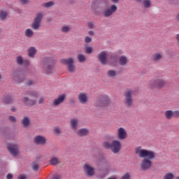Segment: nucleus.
<instances>
[{
	"label": "nucleus",
	"mask_w": 179,
	"mask_h": 179,
	"mask_svg": "<svg viewBox=\"0 0 179 179\" xmlns=\"http://www.w3.org/2000/svg\"><path fill=\"white\" fill-rule=\"evenodd\" d=\"M99 59L103 65H106L107 64V53L101 52L99 55Z\"/></svg>",
	"instance_id": "f3484780"
},
{
	"label": "nucleus",
	"mask_w": 179,
	"mask_h": 179,
	"mask_svg": "<svg viewBox=\"0 0 179 179\" xmlns=\"http://www.w3.org/2000/svg\"><path fill=\"white\" fill-rule=\"evenodd\" d=\"M52 58L51 57H45L43 59V71L44 73L47 75H50L55 72V69L54 68V64H52Z\"/></svg>",
	"instance_id": "7ed1b4c3"
},
{
	"label": "nucleus",
	"mask_w": 179,
	"mask_h": 179,
	"mask_svg": "<svg viewBox=\"0 0 179 179\" xmlns=\"http://www.w3.org/2000/svg\"><path fill=\"white\" fill-rule=\"evenodd\" d=\"M97 2H99V0H96L92 2V4L91 6L92 9H96V6L97 5Z\"/></svg>",
	"instance_id": "a19ab883"
},
{
	"label": "nucleus",
	"mask_w": 179,
	"mask_h": 179,
	"mask_svg": "<svg viewBox=\"0 0 179 179\" xmlns=\"http://www.w3.org/2000/svg\"><path fill=\"white\" fill-rule=\"evenodd\" d=\"M89 134V129L83 128L76 131V134L78 136H86Z\"/></svg>",
	"instance_id": "aec40b11"
},
{
	"label": "nucleus",
	"mask_w": 179,
	"mask_h": 179,
	"mask_svg": "<svg viewBox=\"0 0 179 179\" xmlns=\"http://www.w3.org/2000/svg\"><path fill=\"white\" fill-rule=\"evenodd\" d=\"M86 54H92V52H93V48L90 46L85 48V50Z\"/></svg>",
	"instance_id": "4c0bfd02"
},
{
	"label": "nucleus",
	"mask_w": 179,
	"mask_h": 179,
	"mask_svg": "<svg viewBox=\"0 0 179 179\" xmlns=\"http://www.w3.org/2000/svg\"><path fill=\"white\" fill-rule=\"evenodd\" d=\"M50 163L52 166H57V164H59V163H61V161L58 157H54L50 160Z\"/></svg>",
	"instance_id": "393cba45"
},
{
	"label": "nucleus",
	"mask_w": 179,
	"mask_h": 179,
	"mask_svg": "<svg viewBox=\"0 0 179 179\" xmlns=\"http://www.w3.org/2000/svg\"><path fill=\"white\" fill-rule=\"evenodd\" d=\"M78 121L77 119H71L70 120V124H71V127L72 128V129H73V131H76L77 128H78Z\"/></svg>",
	"instance_id": "4be33fe9"
},
{
	"label": "nucleus",
	"mask_w": 179,
	"mask_h": 179,
	"mask_svg": "<svg viewBox=\"0 0 179 179\" xmlns=\"http://www.w3.org/2000/svg\"><path fill=\"white\" fill-rule=\"evenodd\" d=\"M25 36L28 38H31L34 36V31L30 29H27L24 32Z\"/></svg>",
	"instance_id": "a878e982"
},
{
	"label": "nucleus",
	"mask_w": 179,
	"mask_h": 179,
	"mask_svg": "<svg viewBox=\"0 0 179 179\" xmlns=\"http://www.w3.org/2000/svg\"><path fill=\"white\" fill-rule=\"evenodd\" d=\"M136 155H138L141 159H143L141 162V170H149L152 167V162L156 157V152L146 149H142L139 146L135 149Z\"/></svg>",
	"instance_id": "f257e3e1"
},
{
	"label": "nucleus",
	"mask_w": 179,
	"mask_h": 179,
	"mask_svg": "<svg viewBox=\"0 0 179 179\" xmlns=\"http://www.w3.org/2000/svg\"><path fill=\"white\" fill-rule=\"evenodd\" d=\"M113 3H118L120 2V0H110Z\"/></svg>",
	"instance_id": "603ef678"
},
{
	"label": "nucleus",
	"mask_w": 179,
	"mask_h": 179,
	"mask_svg": "<svg viewBox=\"0 0 179 179\" xmlns=\"http://www.w3.org/2000/svg\"><path fill=\"white\" fill-rule=\"evenodd\" d=\"M151 87H155V89H163L166 86V80L163 78H156L152 80L150 83Z\"/></svg>",
	"instance_id": "39448f33"
},
{
	"label": "nucleus",
	"mask_w": 179,
	"mask_h": 179,
	"mask_svg": "<svg viewBox=\"0 0 179 179\" xmlns=\"http://www.w3.org/2000/svg\"><path fill=\"white\" fill-rule=\"evenodd\" d=\"M78 100L81 104H86L87 103V95L83 92L78 94Z\"/></svg>",
	"instance_id": "a211bd4d"
},
{
	"label": "nucleus",
	"mask_w": 179,
	"mask_h": 179,
	"mask_svg": "<svg viewBox=\"0 0 179 179\" xmlns=\"http://www.w3.org/2000/svg\"><path fill=\"white\" fill-rule=\"evenodd\" d=\"M143 3L145 8H150L152 5V2H150V0H143Z\"/></svg>",
	"instance_id": "2f4dec72"
},
{
	"label": "nucleus",
	"mask_w": 179,
	"mask_h": 179,
	"mask_svg": "<svg viewBox=\"0 0 179 179\" xmlns=\"http://www.w3.org/2000/svg\"><path fill=\"white\" fill-rule=\"evenodd\" d=\"M55 133L56 134V135H59V134H61V130L59 129V128L56 127L55 129Z\"/></svg>",
	"instance_id": "c03bdc74"
},
{
	"label": "nucleus",
	"mask_w": 179,
	"mask_h": 179,
	"mask_svg": "<svg viewBox=\"0 0 179 179\" xmlns=\"http://www.w3.org/2000/svg\"><path fill=\"white\" fill-rule=\"evenodd\" d=\"M131 178V175H129V173H125L122 178L121 179H129Z\"/></svg>",
	"instance_id": "79ce46f5"
},
{
	"label": "nucleus",
	"mask_w": 179,
	"mask_h": 179,
	"mask_svg": "<svg viewBox=\"0 0 179 179\" xmlns=\"http://www.w3.org/2000/svg\"><path fill=\"white\" fill-rule=\"evenodd\" d=\"M11 111H13V112L16 111V108H11Z\"/></svg>",
	"instance_id": "4d7b16f0"
},
{
	"label": "nucleus",
	"mask_w": 179,
	"mask_h": 179,
	"mask_svg": "<svg viewBox=\"0 0 179 179\" xmlns=\"http://www.w3.org/2000/svg\"><path fill=\"white\" fill-rule=\"evenodd\" d=\"M8 12L1 10H0V19L1 20H6V19L8 17Z\"/></svg>",
	"instance_id": "cd10ccee"
},
{
	"label": "nucleus",
	"mask_w": 179,
	"mask_h": 179,
	"mask_svg": "<svg viewBox=\"0 0 179 179\" xmlns=\"http://www.w3.org/2000/svg\"><path fill=\"white\" fill-rule=\"evenodd\" d=\"M127 62H128V59L127 58V57L122 56V57H120L119 64L122 66H124V65H127Z\"/></svg>",
	"instance_id": "5701e85b"
},
{
	"label": "nucleus",
	"mask_w": 179,
	"mask_h": 179,
	"mask_svg": "<svg viewBox=\"0 0 179 179\" xmlns=\"http://www.w3.org/2000/svg\"><path fill=\"white\" fill-rule=\"evenodd\" d=\"M0 79H1V76H0Z\"/></svg>",
	"instance_id": "e2e57ef3"
},
{
	"label": "nucleus",
	"mask_w": 179,
	"mask_h": 179,
	"mask_svg": "<svg viewBox=\"0 0 179 179\" xmlns=\"http://www.w3.org/2000/svg\"><path fill=\"white\" fill-rule=\"evenodd\" d=\"M88 27L90 29H93L94 27V23H93V22H88Z\"/></svg>",
	"instance_id": "a18cd8bd"
},
{
	"label": "nucleus",
	"mask_w": 179,
	"mask_h": 179,
	"mask_svg": "<svg viewBox=\"0 0 179 179\" xmlns=\"http://www.w3.org/2000/svg\"><path fill=\"white\" fill-rule=\"evenodd\" d=\"M118 9V7L115 4H112L109 8H105L103 12L104 17H110L113 16V13H115Z\"/></svg>",
	"instance_id": "1a4fd4ad"
},
{
	"label": "nucleus",
	"mask_w": 179,
	"mask_h": 179,
	"mask_svg": "<svg viewBox=\"0 0 179 179\" xmlns=\"http://www.w3.org/2000/svg\"><path fill=\"white\" fill-rule=\"evenodd\" d=\"M15 80L17 82V83H21V82H23L24 80V75L20 73L17 77L14 78Z\"/></svg>",
	"instance_id": "c85d7f7f"
},
{
	"label": "nucleus",
	"mask_w": 179,
	"mask_h": 179,
	"mask_svg": "<svg viewBox=\"0 0 179 179\" xmlns=\"http://www.w3.org/2000/svg\"><path fill=\"white\" fill-rule=\"evenodd\" d=\"M12 101H13L12 96H6L4 98V103H6V104H9V103H12Z\"/></svg>",
	"instance_id": "f704fd0d"
},
{
	"label": "nucleus",
	"mask_w": 179,
	"mask_h": 179,
	"mask_svg": "<svg viewBox=\"0 0 179 179\" xmlns=\"http://www.w3.org/2000/svg\"><path fill=\"white\" fill-rule=\"evenodd\" d=\"M110 150L115 155L118 153V152L121 150V142H120L118 140H114L113 141H112Z\"/></svg>",
	"instance_id": "f8f14e48"
},
{
	"label": "nucleus",
	"mask_w": 179,
	"mask_h": 179,
	"mask_svg": "<svg viewBox=\"0 0 179 179\" xmlns=\"http://www.w3.org/2000/svg\"><path fill=\"white\" fill-rule=\"evenodd\" d=\"M34 142L36 145H45L47 138L43 136H36L34 137Z\"/></svg>",
	"instance_id": "4468645a"
},
{
	"label": "nucleus",
	"mask_w": 179,
	"mask_h": 179,
	"mask_svg": "<svg viewBox=\"0 0 179 179\" xmlns=\"http://www.w3.org/2000/svg\"><path fill=\"white\" fill-rule=\"evenodd\" d=\"M21 124L23 125V127L24 128H27V127H29V125H30V119L29 118V117L25 116L22 120Z\"/></svg>",
	"instance_id": "412c9836"
},
{
	"label": "nucleus",
	"mask_w": 179,
	"mask_h": 179,
	"mask_svg": "<svg viewBox=\"0 0 179 179\" xmlns=\"http://www.w3.org/2000/svg\"><path fill=\"white\" fill-rule=\"evenodd\" d=\"M20 1L22 5H26L29 2V0H20Z\"/></svg>",
	"instance_id": "49530a36"
},
{
	"label": "nucleus",
	"mask_w": 179,
	"mask_h": 179,
	"mask_svg": "<svg viewBox=\"0 0 179 179\" xmlns=\"http://www.w3.org/2000/svg\"><path fill=\"white\" fill-rule=\"evenodd\" d=\"M133 90H128L124 92V104L127 107H131L134 101L132 100Z\"/></svg>",
	"instance_id": "6e6552de"
},
{
	"label": "nucleus",
	"mask_w": 179,
	"mask_h": 179,
	"mask_svg": "<svg viewBox=\"0 0 179 179\" xmlns=\"http://www.w3.org/2000/svg\"><path fill=\"white\" fill-rule=\"evenodd\" d=\"M54 1H49V2H46V3H43L42 4V6H43V8H51L52 6H54Z\"/></svg>",
	"instance_id": "7c9ffc66"
},
{
	"label": "nucleus",
	"mask_w": 179,
	"mask_h": 179,
	"mask_svg": "<svg viewBox=\"0 0 179 179\" xmlns=\"http://www.w3.org/2000/svg\"><path fill=\"white\" fill-rule=\"evenodd\" d=\"M32 169L34 171H37V170H38V164L37 162H34L32 164Z\"/></svg>",
	"instance_id": "58836bf2"
},
{
	"label": "nucleus",
	"mask_w": 179,
	"mask_h": 179,
	"mask_svg": "<svg viewBox=\"0 0 179 179\" xmlns=\"http://www.w3.org/2000/svg\"><path fill=\"white\" fill-rule=\"evenodd\" d=\"M136 2H138V3H143V0H136Z\"/></svg>",
	"instance_id": "6e6d98bb"
},
{
	"label": "nucleus",
	"mask_w": 179,
	"mask_h": 179,
	"mask_svg": "<svg viewBox=\"0 0 179 179\" xmlns=\"http://www.w3.org/2000/svg\"><path fill=\"white\" fill-rule=\"evenodd\" d=\"M176 179H179V177H177Z\"/></svg>",
	"instance_id": "052dcab7"
},
{
	"label": "nucleus",
	"mask_w": 179,
	"mask_h": 179,
	"mask_svg": "<svg viewBox=\"0 0 179 179\" xmlns=\"http://www.w3.org/2000/svg\"><path fill=\"white\" fill-rule=\"evenodd\" d=\"M7 149L8 152L12 155V156H14V157H16L17 155H19V146L16 144L10 143L7 145Z\"/></svg>",
	"instance_id": "9b49d317"
},
{
	"label": "nucleus",
	"mask_w": 179,
	"mask_h": 179,
	"mask_svg": "<svg viewBox=\"0 0 179 179\" xmlns=\"http://www.w3.org/2000/svg\"><path fill=\"white\" fill-rule=\"evenodd\" d=\"M65 97H66V95L64 94L59 95L57 98L53 100V106H59V104H62L65 101Z\"/></svg>",
	"instance_id": "2eb2a0df"
},
{
	"label": "nucleus",
	"mask_w": 179,
	"mask_h": 179,
	"mask_svg": "<svg viewBox=\"0 0 179 179\" xmlns=\"http://www.w3.org/2000/svg\"><path fill=\"white\" fill-rule=\"evenodd\" d=\"M18 179H26V176L24 175H20Z\"/></svg>",
	"instance_id": "3c124183"
},
{
	"label": "nucleus",
	"mask_w": 179,
	"mask_h": 179,
	"mask_svg": "<svg viewBox=\"0 0 179 179\" xmlns=\"http://www.w3.org/2000/svg\"><path fill=\"white\" fill-rule=\"evenodd\" d=\"M31 83H32L31 81H30L28 83V85H31Z\"/></svg>",
	"instance_id": "bf43d9fd"
},
{
	"label": "nucleus",
	"mask_w": 179,
	"mask_h": 179,
	"mask_svg": "<svg viewBox=\"0 0 179 179\" xmlns=\"http://www.w3.org/2000/svg\"><path fill=\"white\" fill-rule=\"evenodd\" d=\"M36 52H37V50H36V48H34V47H31L28 50L29 57H34V55H36Z\"/></svg>",
	"instance_id": "bb28decb"
},
{
	"label": "nucleus",
	"mask_w": 179,
	"mask_h": 179,
	"mask_svg": "<svg viewBox=\"0 0 179 179\" xmlns=\"http://www.w3.org/2000/svg\"><path fill=\"white\" fill-rule=\"evenodd\" d=\"M51 20H52L51 18L48 19V22H51Z\"/></svg>",
	"instance_id": "13d9d810"
},
{
	"label": "nucleus",
	"mask_w": 179,
	"mask_h": 179,
	"mask_svg": "<svg viewBox=\"0 0 179 179\" xmlns=\"http://www.w3.org/2000/svg\"><path fill=\"white\" fill-rule=\"evenodd\" d=\"M77 58L79 62H85L86 61V57L82 54H79Z\"/></svg>",
	"instance_id": "473e14b6"
},
{
	"label": "nucleus",
	"mask_w": 179,
	"mask_h": 179,
	"mask_svg": "<svg viewBox=\"0 0 179 179\" xmlns=\"http://www.w3.org/2000/svg\"><path fill=\"white\" fill-rule=\"evenodd\" d=\"M165 117H166V120H171V117H173V110H166L165 112Z\"/></svg>",
	"instance_id": "c756f323"
},
{
	"label": "nucleus",
	"mask_w": 179,
	"mask_h": 179,
	"mask_svg": "<svg viewBox=\"0 0 179 179\" xmlns=\"http://www.w3.org/2000/svg\"><path fill=\"white\" fill-rule=\"evenodd\" d=\"M28 96H25L22 99V103L25 104L27 107H33L36 106L37 101V97H38V93L37 92L33 91L27 93Z\"/></svg>",
	"instance_id": "f03ea898"
},
{
	"label": "nucleus",
	"mask_w": 179,
	"mask_h": 179,
	"mask_svg": "<svg viewBox=\"0 0 179 179\" xmlns=\"http://www.w3.org/2000/svg\"><path fill=\"white\" fill-rule=\"evenodd\" d=\"M71 30V27L69 26H63L61 31L62 33H68Z\"/></svg>",
	"instance_id": "72a5a7b5"
},
{
	"label": "nucleus",
	"mask_w": 179,
	"mask_h": 179,
	"mask_svg": "<svg viewBox=\"0 0 179 179\" xmlns=\"http://www.w3.org/2000/svg\"><path fill=\"white\" fill-rule=\"evenodd\" d=\"M9 120L11 122H16V117L15 116H9Z\"/></svg>",
	"instance_id": "37998d69"
},
{
	"label": "nucleus",
	"mask_w": 179,
	"mask_h": 179,
	"mask_svg": "<svg viewBox=\"0 0 179 179\" xmlns=\"http://www.w3.org/2000/svg\"><path fill=\"white\" fill-rule=\"evenodd\" d=\"M103 148H106V149L111 150V144L108 141L103 142Z\"/></svg>",
	"instance_id": "e433bc0d"
},
{
	"label": "nucleus",
	"mask_w": 179,
	"mask_h": 179,
	"mask_svg": "<svg viewBox=\"0 0 179 179\" xmlns=\"http://www.w3.org/2000/svg\"><path fill=\"white\" fill-rule=\"evenodd\" d=\"M163 58V55L159 52L155 53L152 56V61L154 62H157V61H160Z\"/></svg>",
	"instance_id": "6ab92c4d"
},
{
	"label": "nucleus",
	"mask_w": 179,
	"mask_h": 179,
	"mask_svg": "<svg viewBox=\"0 0 179 179\" xmlns=\"http://www.w3.org/2000/svg\"><path fill=\"white\" fill-rule=\"evenodd\" d=\"M0 33H1V29H0Z\"/></svg>",
	"instance_id": "680f3d73"
},
{
	"label": "nucleus",
	"mask_w": 179,
	"mask_h": 179,
	"mask_svg": "<svg viewBox=\"0 0 179 179\" xmlns=\"http://www.w3.org/2000/svg\"><path fill=\"white\" fill-rule=\"evenodd\" d=\"M173 117H179V110H176L173 112Z\"/></svg>",
	"instance_id": "de8ad7c7"
},
{
	"label": "nucleus",
	"mask_w": 179,
	"mask_h": 179,
	"mask_svg": "<svg viewBox=\"0 0 179 179\" xmlns=\"http://www.w3.org/2000/svg\"><path fill=\"white\" fill-rule=\"evenodd\" d=\"M173 178H174V175L171 173H166L164 177V179H173Z\"/></svg>",
	"instance_id": "c9c22d12"
},
{
	"label": "nucleus",
	"mask_w": 179,
	"mask_h": 179,
	"mask_svg": "<svg viewBox=\"0 0 179 179\" xmlns=\"http://www.w3.org/2000/svg\"><path fill=\"white\" fill-rule=\"evenodd\" d=\"M88 34L90 36H94V32H93V31H90Z\"/></svg>",
	"instance_id": "5fc2aeb1"
},
{
	"label": "nucleus",
	"mask_w": 179,
	"mask_h": 179,
	"mask_svg": "<svg viewBox=\"0 0 179 179\" xmlns=\"http://www.w3.org/2000/svg\"><path fill=\"white\" fill-rule=\"evenodd\" d=\"M16 63L20 66L24 65L25 66H29V65H30V62L27 59L24 60L23 57L21 55L17 57Z\"/></svg>",
	"instance_id": "dca6fc26"
},
{
	"label": "nucleus",
	"mask_w": 179,
	"mask_h": 179,
	"mask_svg": "<svg viewBox=\"0 0 179 179\" xmlns=\"http://www.w3.org/2000/svg\"><path fill=\"white\" fill-rule=\"evenodd\" d=\"M43 103H44V98L41 97L38 101V104H43Z\"/></svg>",
	"instance_id": "09e8293b"
},
{
	"label": "nucleus",
	"mask_w": 179,
	"mask_h": 179,
	"mask_svg": "<svg viewBox=\"0 0 179 179\" xmlns=\"http://www.w3.org/2000/svg\"><path fill=\"white\" fill-rule=\"evenodd\" d=\"M117 135L118 139H120V141H124V139H127V138H128L127 131L123 127H120L117 129Z\"/></svg>",
	"instance_id": "ddd939ff"
},
{
	"label": "nucleus",
	"mask_w": 179,
	"mask_h": 179,
	"mask_svg": "<svg viewBox=\"0 0 179 179\" xmlns=\"http://www.w3.org/2000/svg\"><path fill=\"white\" fill-rule=\"evenodd\" d=\"M41 20H43V13H38L35 17L34 22L31 23V29H33V30H38L41 26Z\"/></svg>",
	"instance_id": "423d86ee"
},
{
	"label": "nucleus",
	"mask_w": 179,
	"mask_h": 179,
	"mask_svg": "<svg viewBox=\"0 0 179 179\" xmlns=\"http://www.w3.org/2000/svg\"><path fill=\"white\" fill-rule=\"evenodd\" d=\"M75 59L73 57H70L69 59H63L61 60L62 64H64V65H68V71L71 73L75 72L76 68L75 65H73V62Z\"/></svg>",
	"instance_id": "0eeeda50"
},
{
	"label": "nucleus",
	"mask_w": 179,
	"mask_h": 179,
	"mask_svg": "<svg viewBox=\"0 0 179 179\" xmlns=\"http://www.w3.org/2000/svg\"><path fill=\"white\" fill-rule=\"evenodd\" d=\"M85 43H86L87 44H89V43H92V38H90V36H86L85 38Z\"/></svg>",
	"instance_id": "ea45409f"
},
{
	"label": "nucleus",
	"mask_w": 179,
	"mask_h": 179,
	"mask_svg": "<svg viewBox=\"0 0 179 179\" xmlns=\"http://www.w3.org/2000/svg\"><path fill=\"white\" fill-rule=\"evenodd\" d=\"M117 73H118L114 70H109L107 72V76L111 79H114V78L117 76Z\"/></svg>",
	"instance_id": "b1692460"
},
{
	"label": "nucleus",
	"mask_w": 179,
	"mask_h": 179,
	"mask_svg": "<svg viewBox=\"0 0 179 179\" xmlns=\"http://www.w3.org/2000/svg\"><path fill=\"white\" fill-rule=\"evenodd\" d=\"M6 178L7 179H12V178H13V176L10 173H8L6 176Z\"/></svg>",
	"instance_id": "8fccbe9b"
},
{
	"label": "nucleus",
	"mask_w": 179,
	"mask_h": 179,
	"mask_svg": "<svg viewBox=\"0 0 179 179\" xmlns=\"http://www.w3.org/2000/svg\"><path fill=\"white\" fill-rule=\"evenodd\" d=\"M84 173L87 177H93L95 174L94 168L86 163L83 166Z\"/></svg>",
	"instance_id": "9d476101"
},
{
	"label": "nucleus",
	"mask_w": 179,
	"mask_h": 179,
	"mask_svg": "<svg viewBox=\"0 0 179 179\" xmlns=\"http://www.w3.org/2000/svg\"><path fill=\"white\" fill-rule=\"evenodd\" d=\"M51 179H61V176H54L53 178H52Z\"/></svg>",
	"instance_id": "864d4df0"
},
{
	"label": "nucleus",
	"mask_w": 179,
	"mask_h": 179,
	"mask_svg": "<svg viewBox=\"0 0 179 179\" xmlns=\"http://www.w3.org/2000/svg\"><path fill=\"white\" fill-rule=\"evenodd\" d=\"M110 103H111V101L110 100L108 96L101 95L96 101L95 106L96 107H107V106H110Z\"/></svg>",
	"instance_id": "20e7f679"
}]
</instances>
